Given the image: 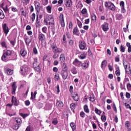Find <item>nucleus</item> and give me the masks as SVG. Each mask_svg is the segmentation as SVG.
Returning a JSON list of instances; mask_svg holds the SVG:
<instances>
[{"label":"nucleus","instance_id":"1","mask_svg":"<svg viewBox=\"0 0 131 131\" xmlns=\"http://www.w3.org/2000/svg\"><path fill=\"white\" fill-rule=\"evenodd\" d=\"M13 53H14L13 51L8 50L4 52L2 57V61H5V62H7V61H9L10 60L16 61V60H17V55H16V53H14V54H13ZM12 57L11 58V56H12Z\"/></svg>","mask_w":131,"mask_h":131},{"label":"nucleus","instance_id":"2","mask_svg":"<svg viewBox=\"0 0 131 131\" xmlns=\"http://www.w3.org/2000/svg\"><path fill=\"white\" fill-rule=\"evenodd\" d=\"M44 22L46 23L47 25L49 24V25H55V21H54V18L52 15H48L46 17V18L44 19Z\"/></svg>","mask_w":131,"mask_h":131},{"label":"nucleus","instance_id":"3","mask_svg":"<svg viewBox=\"0 0 131 131\" xmlns=\"http://www.w3.org/2000/svg\"><path fill=\"white\" fill-rule=\"evenodd\" d=\"M9 4H10V2H9V1L4 0L0 4L1 8H2V9H3L5 13H7V12L9 11V9H8V5H9Z\"/></svg>","mask_w":131,"mask_h":131},{"label":"nucleus","instance_id":"4","mask_svg":"<svg viewBox=\"0 0 131 131\" xmlns=\"http://www.w3.org/2000/svg\"><path fill=\"white\" fill-rule=\"evenodd\" d=\"M105 6L107 7L111 11H115V6L111 2H105Z\"/></svg>","mask_w":131,"mask_h":131},{"label":"nucleus","instance_id":"5","mask_svg":"<svg viewBox=\"0 0 131 131\" xmlns=\"http://www.w3.org/2000/svg\"><path fill=\"white\" fill-rule=\"evenodd\" d=\"M79 48L80 50H85L86 49V43L84 41L81 40L79 42Z\"/></svg>","mask_w":131,"mask_h":131},{"label":"nucleus","instance_id":"6","mask_svg":"<svg viewBox=\"0 0 131 131\" xmlns=\"http://www.w3.org/2000/svg\"><path fill=\"white\" fill-rule=\"evenodd\" d=\"M38 38L41 42H45L46 41V35L42 33H39L38 35Z\"/></svg>","mask_w":131,"mask_h":131},{"label":"nucleus","instance_id":"7","mask_svg":"<svg viewBox=\"0 0 131 131\" xmlns=\"http://www.w3.org/2000/svg\"><path fill=\"white\" fill-rule=\"evenodd\" d=\"M61 75L64 80L67 79V77H68V71L66 70H62L61 71Z\"/></svg>","mask_w":131,"mask_h":131},{"label":"nucleus","instance_id":"8","mask_svg":"<svg viewBox=\"0 0 131 131\" xmlns=\"http://www.w3.org/2000/svg\"><path fill=\"white\" fill-rule=\"evenodd\" d=\"M2 28L5 34H6V35H8V33H9L10 30H9V27H8V25H7V24H3Z\"/></svg>","mask_w":131,"mask_h":131},{"label":"nucleus","instance_id":"9","mask_svg":"<svg viewBox=\"0 0 131 131\" xmlns=\"http://www.w3.org/2000/svg\"><path fill=\"white\" fill-rule=\"evenodd\" d=\"M20 72L21 74L23 75L27 74L28 72V68H27L26 66H24L21 67L20 68Z\"/></svg>","mask_w":131,"mask_h":131},{"label":"nucleus","instance_id":"10","mask_svg":"<svg viewBox=\"0 0 131 131\" xmlns=\"http://www.w3.org/2000/svg\"><path fill=\"white\" fill-rule=\"evenodd\" d=\"M59 20L60 21V24L61 27H65V22L64 21V15L61 13L59 15Z\"/></svg>","mask_w":131,"mask_h":131},{"label":"nucleus","instance_id":"11","mask_svg":"<svg viewBox=\"0 0 131 131\" xmlns=\"http://www.w3.org/2000/svg\"><path fill=\"white\" fill-rule=\"evenodd\" d=\"M52 48L53 51V53H57L62 52V49L61 48H57L56 46H52Z\"/></svg>","mask_w":131,"mask_h":131},{"label":"nucleus","instance_id":"12","mask_svg":"<svg viewBox=\"0 0 131 131\" xmlns=\"http://www.w3.org/2000/svg\"><path fill=\"white\" fill-rule=\"evenodd\" d=\"M120 6L121 7V12L123 14H124V13H126V10H125V8H124V2L121 1L120 3Z\"/></svg>","mask_w":131,"mask_h":131},{"label":"nucleus","instance_id":"13","mask_svg":"<svg viewBox=\"0 0 131 131\" xmlns=\"http://www.w3.org/2000/svg\"><path fill=\"white\" fill-rule=\"evenodd\" d=\"M5 72L6 74H7V75H12L14 73V71L13 70H11L9 68H6L5 69Z\"/></svg>","mask_w":131,"mask_h":131},{"label":"nucleus","instance_id":"14","mask_svg":"<svg viewBox=\"0 0 131 131\" xmlns=\"http://www.w3.org/2000/svg\"><path fill=\"white\" fill-rule=\"evenodd\" d=\"M17 90V85H16V82H13L12 84V95L16 94V90Z\"/></svg>","mask_w":131,"mask_h":131},{"label":"nucleus","instance_id":"15","mask_svg":"<svg viewBox=\"0 0 131 131\" xmlns=\"http://www.w3.org/2000/svg\"><path fill=\"white\" fill-rule=\"evenodd\" d=\"M73 64L75 65V66H77V67H80V66H81V62L79 61L77 58L74 60Z\"/></svg>","mask_w":131,"mask_h":131},{"label":"nucleus","instance_id":"16","mask_svg":"<svg viewBox=\"0 0 131 131\" xmlns=\"http://www.w3.org/2000/svg\"><path fill=\"white\" fill-rule=\"evenodd\" d=\"M64 5L66 7L70 8L72 6V1L71 0H64Z\"/></svg>","mask_w":131,"mask_h":131},{"label":"nucleus","instance_id":"17","mask_svg":"<svg viewBox=\"0 0 131 131\" xmlns=\"http://www.w3.org/2000/svg\"><path fill=\"white\" fill-rule=\"evenodd\" d=\"M11 102H12V104H14V102L15 106H18V105H19V103L18 102V100H17V98H16L14 96L12 97Z\"/></svg>","mask_w":131,"mask_h":131},{"label":"nucleus","instance_id":"18","mask_svg":"<svg viewBox=\"0 0 131 131\" xmlns=\"http://www.w3.org/2000/svg\"><path fill=\"white\" fill-rule=\"evenodd\" d=\"M71 97L74 99V101H75L76 102L78 101L79 97H78V94L77 93H75L74 94H72Z\"/></svg>","mask_w":131,"mask_h":131},{"label":"nucleus","instance_id":"19","mask_svg":"<svg viewBox=\"0 0 131 131\" xmlns=\"http://www.w3.org/2000/svg\"><path fill=\"white\" fill-rule=\"evenodd\" d=\"M108 25H109V24H108L107 23H104V24L102 25V30H103V31H108L109 30Z\"/></svg>","mask_w":131,"mask_h":131},{"label":"nucleus","instance_id":"20","mask_svg":"<svg viewBox=\"0 0 131 131\" xmlns=\"http://www.w3.org/2000/svg\"><path fill=\"white\" fill-rule=\"evenodd\" d=\"M20 54L22 57H25L27 55V51L24 49H22L20 51Z\"/></svg>","mask_w":131,"mask_h":131},{"label":"nucleus","instance_id":"21","mask_svg":"<svg viewBox=\"0 0 131 131\" xmlns=\"http://www.w3.org/2000/svg\"><path fill=\"white\" fill-rule=\"evenodd\" d=\"M35 8L36 9V11H38L39 10V8H40V4L38 2H35Z\"/></svg>","mask_w":131,"mask_h":131},{"label":"nucleus","instance_id":"22","mask_svg":"<svg viewBox=\"0 0 131 131\" xmlns=\"http://www.w3.org/2000/svg\"><path fill=\"white\" fill-rule=\"evenodd\" d=\"M81 66L82 67V69H86L89 67V63L87 62H84L81 63Z\"/></svg>","mask_w":131,"mask_h":131},{"label":"nucleus","instance_id":"23","mask_svg":"<svg viewBox=\"0 0 131 131\" xmlns=\"http://www.w3.org/2000/svg\"><path fill=\"white\" fill-rule=\"evenodd\" d=\"M83 109L85 113H90V109L89 108V106H88V105H84L83 106Z\"/></svg>","mask_w":131,"mask_h":131},{"label":"nucleus","instance_id":"24","mask_svg":"<svg viewBox=\"0 0 131 131\" xmlns=\"http://www.w3.org/2000/svg\"><path fill=\"white\" fill-rule=\"evenodd\" d=\"M25 41L27 46H29V44L31 42V39H29L28 37L25 38Z\"/></svg>","mask_w":131,"mask_h":131},{"label":"nucleus","instance_id":"25","mask_svg":"<svg viewBox=\"0 0 131 131\" xmlns=\"http://www.w3.org/2000/svg\"><path fill=\"white\" fill-rule=\"evenodd\" d=\"M37 65H39V64H38V62H37V58L35 57L34 58L33 67H35L36 66H37Z\"/></svg>","mask_w":131,"mask_h":131},{"label":"nucleus","instance_id":"26","mask_svg":"<svg viewBox=\"0 0 131 131\" xmlns=\"http://www.w3.org/2000/svg\"><path fill=\"white\" fill-rule=\"evenodd\" d=\"M60 61L61 63H63L65 61V55L64 54H61L60 56Z\"/></svg>","mask_w":131,"mask_h":131},{"label":"nucleus","instance_id":"27","mask_svg":"<svg viewBox=\"0 0 131 131\" xmlns=\"http://www.w3.org/2000/svg\"><path fill=\"white\" fill-rule=\"evenodd\" d=\"M116 75L117 76H119L120 75V69H119V67H117L116 68Z\"/></svg>","mask_w":131,"mask_h":131},{"label":"nucleus","instance_id":"28","mask_svg":"<svg viewBox=\"0 0 131 131\" xmlns=\"http://www.w3.org/2000/svg\"><path fill=\"white\" fill-rule=\"evenodd\" d=\"M15 119L17 125H20L22 123V120L20 118H15Z\"/></svg>","mask_w":131,"mask_h":131},{"label":"nucleus","instance_id":"29","mask_svg":"<svg viewBox=\"0 0 131 131\" xmlns=\"http://www.w3.org/2000/svg\"><path fill=\"white\" fill-rule=\"evenodd\" d=\"M106 66H107V61L106 60H103L101 64V67L102 68V69H103V68H105V67H106Z\"/></svg>","mask_w":131,"mask_h":131},{"label":"nucleus","instance_id":"30","mask_svg":"<svg viewBox=\"0 0 131 131\" xmlns=\"http://www.w3.org/2000/svg\"><path fill=\"white\" fill-rule=\"evenodd\" d=\"M36 94H37V92H36V91H35L34 92V94H33V92L31 93V100H33V99H35Z\"/></svg>","mask_w":131,"mask_h":131},{"label":"nucleus","instance_id":"31","mask_svg":"<svg viewBox=\"0 0 131 131\" xmlns=\"http://www.w3.org/2000/svg\"><path fill=\"white\" fill-rule=\"evenodd\" d=\"M56 105L57 106V107H59V108H61V107H63V102L61 101H58L56 102Z\"/></svg>","mask_w":131,"mask_h":131},{"label":"nucleus","instance_id":"32","mask_svg":"<svg viewBox=\"0 0 131 131\" xmlns=\"http://www.w3.org/2000/svg\"><path fill=\"white\" fill-rule=\"evenodd\" d=\"M34 69H35V71H37V72H40V64H38L36 67H33Z\"/></svg>","mask_w":131,"mask_h":131},{"label":"nucleus","instance_id":"33","mask_svg":"<svg viewBox=\"0 0 131 131\" xmlns=\"http://www.w3.org/2000/svg\"><path fill=\"white\" fill-rule=\"evenodd\" d=\"M71 109L73 112H74V110H75V107H76V104L75 103H71L70 105Z\"/></svg>","mask_w":131,"mask_h":131},{"label":"nucleus","instance_id":"34","mask_svg":"<svg viewBox=\"0 0 131 131\" xmlns=\"http://www.w3.org/2000/svg\"><path fill=\"white\" fill-rule=\"evenodd\" d=\"M116 17L118 19V20H121V19L123 18V16H122V14L120 13L117 14Z\"/></svg>","mask_w":131,"mask_h":131},{"label":"nucleus","instance_id":"35","mask_svg":"<svg viewBox=\"0 0 131 131\" xmlns=\"http://www.w3.org/2000/svg\"><path fill=\"white\" fill-rule=\"evenodd\" d=\"M71 72L73 74H77V70H76V67H73L71 70Z\"/></svg>","mask_w":131,"mask_h":131},{"label":"nucleus","instance_id":"36","mask_svg":"<svg viewBox=\"0 0 131 131\" xmlns=\"http://www.w3.org/2000/svg\"><path fill=\"white\" fill-rule=\"evenodd\" d=\"M77 24L79 28H82V23H81V21H80V20H79L78 19H77Z\"/></svg>","mask_w":131,"mask_h":131},{"label":"nucleus","instance_id":"37","mask_svg":"<svg viewBox=\"0 0 131 131\" xmlns=\"http://www.w3.org/2000/svg\"><path fill=\"white\" fill-rule=\"evenodd\" d=\"M0 19H5V14L2 10H0Z\"/></svg>","mask_w":131,"mask_h":131},{"label":"nucleus","instance_id":"38","mask_svg":"<svg viewBox=\"0 0 131 131\" xmlns=\"http://www.w3.org/2000/svg\"><path fill=\"white\" fill-rule=\"evenodd\" d=\"M62 43L63 45H66V43H67V41L66 40V36L65 35H63L62 37Z\"/></svg>","mask_w":131,"mask_h":131},{"label":"nucleus","instance_id":"39","mask_svg":"<svg viewBox=\"0 0 131 131\" xmlns=\"http://www.w3.org/2000/svg\"><path fill=\"white\" fill-rule=\"evenodd\" d=\"M95 112L96 113V114H98V115H101V114L102 113V111H100V110L96 108L95 110Z\"/></svg>","mask_w":131,"mask_h":131},{"label":"nucleus","instance_id":"40","mask_svg":"<svg viewBox=\"0 0 131 131\" xmlns=\"http://www.w3.org/2000/svg\"><path fill=\"white\" fill-rule=\"evenodd\" d=\"M90 101H91V102H95V100H96V98H95V96L94 95H91V96L90 97V99H89Z\"/></svg>","mask_w":131,"mask_h":131},{"label":"nucleus","instance_id":"41","mask_svg":"<svg viewBox=\"0 0 131 131\" xmlns=\"http://www.w3.org/2000/svg\"><path fill=\"white\" fill-rule=\"evenodd\" d=\"M50 26H51V31L53 33V34H55V32H56V28H55V26L54 25L52 26L50 25Z\"/></svg>","mask_w":131,"mask_h":131},{"label":"nucleus","instance_id":"42","mask_svg":"<svg viewBox=\"0 0 131 131\" xmlns=\"http://www.w3.org/2000/svg\"><path fill=\"white\" fill-rule=\"evenodd\" d=\"M78 57L79 59H81V60H83L86 58V55H85V54H81V55H79Z\"/></svg>","mask_w":131,"mask_h":131},{"label":"nucleus","instance_id":"43","mask_svg":"<svg viewBox=\"0 0 131 131\" xmlns=\"http://www.w3.org/2000/svg\"><path fill=\"white\" fill-rule=\"evenodd\" d=\"M53 124H54V125H56V124H58V119L57 118H55L53 119L52 121Z\"/></svg>","mask_w":131,"mask_h":131},{"label":"nucleus","instance_id":"44","mask_svg":"<svg viewBox=\"0 0 131 131\" xmlns=\"http://www.w3.org/2000/svg\"><path fill=\"white\" fill-rule=\"evenodd\" d=\"M70 126L72 127L73 130H74L76 128L75 124L74 122H72L70 123Z\"/></svg>","mask_w":131,"mask_h":131},{"label":"nucleus","instance_id":"45","mask_svg":"<svg viewBox=\"0 0 131 131\" xmlns=\"http://www.w3.org/2000/svg\"><path fill=\"white\" fill-rule=\"evenodd\" d=\"M91 18L93 21H96L97 20V16H96V15H95V14H92L91 15Z\"/></svg>","mask_w":131,"mask_h":131},{"label":"nucleus","instance_id":"46","mask_svg":"<svg viewBox=\"0 0 131 131\" xmlns=\"http://www.w3.org/2000/svg\"><path fill=\"white\" fill-rule=\"evenodd\" d=\"M42 31L43 33H47V32H48V28H47V27H43L42 28Z\"/></svg>","mask_w":131,"mask_h":131},{"label":"nucleus","instance_id":"47","mask_svg":"<svg viewBox=\"0 0 131 131\" xmlns=\"http://www.w3.org/2000/svg\"><path fill=\"white\" fill-rule=\"evenodd\" d=\"M36 24H37L39 26L40 25V21L38 19V15H37L36 20Z\"/></svg>","mask_w":131,"mask_h":131},{"label":"nucleus","instance_id":"48","mask_svg":"<svg viewBox=\"0 0 131 131\" xmlns=\"http://www.w3.org/2000/svg\"><path fill=\"white\" fill-rule=\"evenodd\" d=\"M125 72L128 74H131V70H130V67H128V68L125 70Z\"/></svg>","mask_w":131,"mask_h":131},{"label":"nucleus","instance_id":"49","mask_svg":"<svg viewBox=\"0 0 131 131\" xmlns=\"http://www.w3.org/2000/svg\"><path fill=\"white\" fill-rule=\"evenodd\" d=\"M31 19L32 21H34L35 20V13H33L31 16Z\"/></svg>","mask_w":131,"mask_h":131},{"label":"nucleus","instance_id":"50","mask_svg":"<svg viewBox=\"0 0 131 131\" xmlns=\"http://www.w3.org/2000/svg\"><path fill=\"white\" fill-rule=\"evenodd\" d=\"M101 119L103 122H105V121H106V116L102 115L101 117Z\"/></svg>","mask_w":131,"mask_h":131},{"label":"nucleus","instance_id":"51","mask_svg":"<svg viewBox=\"0 0 131 131\" xmlns=\"http://www.w3.org/2000/svg\"><path fill=\"white\" fill-rule=\"evenodd\" d=\"M77 32H78V28H77V27H75L73 30V33L75 34L77 33Z\"/></svg>","mask_w":131,"mask_h":131},{"label":"nucleus","instance_id":"52","mask_svg":"<svg viewBox=\"0 0 131 131\" xmlns=\"http://www.w3.org/2000/svg\"><path fill=\"white\" fill-rule=\"evenodd\" d=\"M120 52H122V53L125 52V48L122 45L120 46Z\"/></svg>","mask_w":131,"mask_h":131},{"label":"nucleus","instance_id":"53","mask_svg":"<svg viewBox=\"0 0 131 131\" xmlns=\"http://www.w3.org/2000/svg\"><path fill=\"white\" fill-rule=\"evenodd\" d=\"M69 92H70V93H71V94L72 95L73 94V86L71 85V86H70Z\"/></svg>","mask_w":131,"mask_h":131},{"label":"nucleus","instance_id":"54","mask_svg":"<svg viewBox=\"0 0 131 131\" xmlns=\"http://www.w3.org/2000/svg\"><path fill=\"white\" fill-rule=\"evenodd\" d=\"M80 116H81L82 118H84V116H85V113L83 112H81L80 113Z\"/></svg>","mask_w":131,"mask_h":131},{"label":"nucleus","instance_id":"55","mask_svg":"<svg viewBox=\"0 0 131 131\" xmlns=\"http://www.w3.org/2000/svg\"><path fill=\"white\" fill-rule=\"evenodd\" d=\"M33 52L34 53V54H35V55H37V49H36V47H34L33 49Z\"/></svg>","mask_w":131,"mask_h":131},{"label":"nucleus","instance_id":"56","mask_svg":"<svg viewBox=\"0 0 131 131\" xmlns=\"http://www.w3.org/2000/svg\"><path fill=\"white\" fill-rule=\"evenodd\" d=\"M47 10L48 13H51V12H52V7L51 6H48L47 7Z\"/></svg>","mask_w":131,"mask_h":131},{"label":"nucleus","instance_id":"57","mask_svg":"<svg viewBox=\"0 0 131 131\" xmlns=\"http://www.w3.org/2000/svg\"><path fill=\"white\" fill-rule=\"evenodd\" d=\"M127 88L128 91H131V84L129 83H127Z\"/></svg>","mask_w":131,"mask_h":131},{"label":"nucleus","instance_id":"58","mask_svg":"<svg viewBox=\"0 0 131 131\" xmlns=\"http://www.w3.org/2000/svg\"><path fill=\"white\" fill-rule=\"evenodd\" d=\"M13 129H14L15 130H17V129H18L19 128V125L16 124L14 126H13Z\"/></svg>","mask_w":131,"mask_h":131},{"label":"nucleus","instance_id":"59","mask_svg":"<svg viewBox=\"0 0 131 131\" xmlns=\"http://www.w3.org/2000/svg\"><path fill=\"white\" fill-rule=\"evenodd\" d=\"M58 57H59V54H58L57 53H55L53 56V59H57V58H58Z\"/></svg>","mask_w":131,"mask_h":131},{"label":"nucleus","instance_id":"60","mask_svg":"<svg viewBox=\"0 0 131 131\" xmlns=\"http://www.w3.org/2000/svg\"><path fill=\"white\" fill-rule=\"evenodd\" d=\"M88 11L86 10V8H84L82 9V10L81 11V13L82 14H86Z\"/></svg>","mask_w":131,"mask_h":131},{"label":"nucleus","instance_id":"61","mask_svg":"<svg viewBox=\"0 0 131 131\" xmlns=\"http://www.w3.org/2000/svg\"><path fill=\"white\" fill-rule=\"evenodd\" d=\"M25 104L26 106H29L30 105V101L27 100L25 102Z\"/></svg>","mask_w":131,"mask_h":131},{"label":"nucleus","instance_id":"62","mask_svg":"<svg viewBox=\"0 0 131 131\" xmlns=\"http://www.w3.org/2000/svg\"><path fill=\"white\" fill-rule=\"evenodd\" d=\"M54 78H55V80H56L57 81H58L59 78V75H55L54 76Z\"/></svg>","mask_w":131,"mask_h":131},{"label":"nucleus","instance_id":"63","mask_svg":"<svg viewBox=\"0 0 131 131\" xmlns=\"http://www.w3.org/2000/svg\"><path fill=\"white\" fill-rule=\"evenodd\" d=\"M126 97L127 98V99H129V98H130V94L126 92Z\"/></svg>","mask_w":131,"mask_h":131},{"label":"nucleus","instance_id":"64","mask_svg":"<svg viewBox=\"0 0 131 131\" xmlns=\"http://www.w3.org/2000/svg\"><path fill=\"white\" fill-rule=\"evenodd\" d=\"M25 131H32V128L30 126H28Z\"/></svg>","mask_w":131,"mask_h":131}]
</instances>
